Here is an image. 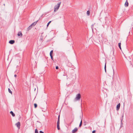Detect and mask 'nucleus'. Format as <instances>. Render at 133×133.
Here are the masks:
<instances>
[{
  "instance_id": "nucleus-17",
  "label": "nucleus",
  "mask_w": 133,
  "mask_h": 133,
  "mask_svg": "<svg viewBox=\"0 0 133 133\" xmlns=\"http://www.w3.org/2000/svg\"><path fill=\"white\" fill-rule=\"evenodd\" d=\"M15 125H20V122H18L16 123Z\"/></svg>"
},
{
  "instance_id": "nucleus-26",
  "label": "nucleus",
  "mask_w": 133,
  "mask_h": 133,
  "mask_svg": "<svg viewBox=\"0 0 133 133\" xmlns=\"http://www.w3.org/2000/svg\"><path fill=\"white\" fill-rule=\"evenodd\" d=\"M96 132V130H94L92 131V133H95Z\"/></svg>"
},
{
  "instance_id": "nucleus-34",
  "label": "nucleus",
  "mask_w": 133,
  "mask_h": 133,
  "mask_svg": "<svg viewBox=\"0 0 133 133\" xmlns=\"http://www.w3.org/2000/svg\"><path fill=\"white\" fill-rule=\"evenodd\" d=\"M121 124H122V120H121Z\"/></svg>"
},
{
  "instance_id": "nucleus-1",
  "label": "nucleus",
  "mask_w": 133,
  "mask_h": 133,
  "mask_svg": "<svg viewBox=\"0 0 133 133\" xmlns=\"http://www.w3.org/2000/svg\"><path fill=\"white\" fill-rule=\"evenodd\" d=\"M38 20H38L34 22L31 24L28 27V28L27 30L28 31H29L32 28L33 26H35Z\"/></svg>"
},
{
  "instance_id": "nucleus-40",
  "label": "nucleus",
  "mask_w": 133,
  "mask_h": 133,
  "mask_svg": "<svg viewBox=\"0 0 133 133\" xmlns=\"http://www.w3.org/2000/svg\"><path fill=\"white\" fill-rule=\"evenodd\" d=\"M43 16V15H42L41 16V17H42Z\"/></svg>"
},
{
  "instance_id": "nucleus-20",
  "label": "nucleus",
  "mask_w": 133,
  "mask_h": 133,
  "mask_svg": "<svg viewBox=\"0 0 133 133\" xmlns=\"http://www.w3.org/2000/svg\"><path fill=\"white\" fill-rule=\"evenodd\" d=\"M59 120H58L57 122V125H59Z\"/></svg>"
},
{
  "instance_id": "nucleus-5",
  "label": "nucleus",
  "mask_w": 133,
  "mask_h": 133,
  "mask_svg": "<svg viewBox=\"0 0 133 133\" xmlns=\"http://www.w3.org/2000/svg\"><path fill=\"white\" fill-rule=\"evenodd\" d=\"M120 106V104L119 103L116 106V110L118 111L119 110Z\"/></svg>"
},
{
  "instance_id": "nucleus-16",
  "label": "nucleus",
  "mask_w": 133,
  "mask_h": 133,
  "mask_svg": "<svg viewBox=\"0 0 133 133\" xmlns=\"http://www.w3.org/2000/svg\"><path fill=\"white\" fill-rule=\"evenodd\" d=\"M51 21H50L49 22L47 23V26L48 27L49 25V24H50L51 23Z\"/></svg>"
},
{
  "instance_id": "nucleus-11",
  "label": "nucleus",
  "mask_w": 133,
  "mask_h": 133,
  "mask_svg": "<svg viewBox=\"0 0 133 133\" xmlns=\"http://www.w3.org/2000/svg\"><path fill=\"white\" fill-rule=\"evenodd\" d=\"M121 42L119 43H118V47L119 48V49L121 50Z\"/></svg>"
},
{
  "instance_id": "nucleus-2",
  "label": "nucleus",
  "mask_w": 133,
  "mask_h": 133,
  "mask_svg": "<svg viewBox=\"0 0 133 133\" xmlns=\"http://www.w3.org/2000/svg\"><path fill=\"white\" fill-rule=\"evenodd\" d=\"M61 2H58L57 4L54 7V11H57L59 9L60 5L61 4Z\"/></svg>"
},
{
  "instance_id": "nucleus-29",
  "label": "nucleus",
  "mask_w": 133,
  "mask_h": 133,
  "mask_svg": "<svg viewBox=\"0 0 133 133\" xmlns=\"http://www.w3.org/2000/svg\"><path fill=\"white\" fill-rule=\"evenodd\" d=\"M91 28H94V25H91Z\"/></svg>"
},
{
  "instance_id": "nucleus-23",
  "label": "nucleus",
  "mask_w": 133,
  "mask_h": 133,
  "mask_svg": "<svg viewBox=\"0 0 133 133\" xmlns=\"http://www.w3.org/2000/svg\"><path fill=\"white\" fill-rule=\"evenodd\" d=\"M104 69H105H105H106V63H105V65Z\"/></svg>"
},
{
  "instance_id": "nucleus-37",
  "label": "nucleus",
  "mask_w": 133,
  "mask_h": 133,
  "mask_svg": "<svg viewBox=\"0 0 133 133\" xmlns=\"http://www.w3.org/2000/svg\"><path fill=\"white\" fill-rule=\"evenodd\" d=\"M48 41H48V40L46 41V42H48Z\"/></svg>"
},
{
  "instance_id": "nucleus-18",
  "label": "nucleus",
  "mask_w": 133,
  "mask_h": 133,
  "mask_svg": "<svg viewBox=\"0 0 133 133\" xmlns=\"http://www.w3.org/2000/svg\"><path fill=\"white\" fill-rule=\"evenodd\" d=\"M59 125H57V128L58 130H59L60 129Z\"/></svg>"
},
{
  "instance_id": "nucleus-31",
  "label": "nucleus",
  "mask_w": 133,
  "mask_h": 133,
  "mask_svg": "<svg viewBox=\"0 0 133 133\" xmlns=\"http://www.w3.org/2000/svg\"><path fill=\"white\" fill-rule=\"evenodd\" d=\"M91 29H92V31H93V29H94L93 28H91Z\"/></svg>"
},
{
  "instance_id": "nucleus-39",
  "label": "nucleus",
  "mask_w": 133,
  "mask_h": 133,
  "mask_svg": "<svg viewBox=\"0 0 133 133\" xmlns=\"http://www.w3.org/2000/svg\"><path fill=\"white\" fill-rule=\"evenodd\" d=\"M4 6H5V4H4Z\"/></svg>"
},
{
  "instance_id": "nucleus-35",
  "label": "nucleus",
  "mask_w": 133,
  "mask_h": 133,
  "mask_svg": "<svg viewBox=\"0 0 133 133\" xmlns=\"http://www.w3.org/2000/svg\"><path fill=\"white\" fill-rule=\"evenodd\" d=\"M113 72H114V70L113 69Z\"/></svg>"
},
{
  "instance_id": "nucleus-32",
  "label": "nucleus",
  "mask_w": 133,
  "mask_h": 133,
  "mask_svg": "<svg viewBox=\"0 0 133 133\" xmlns=\"http://www.w3.org/2000/svg\"><path fill=\"white\" fill-rule=\"evenodd\" d=\"M82 125H79V127H81V126Z\"/></svg>"
},
{
  "instance_id": "nucleus-22",
  "label": "nucleus",
  "mask_w": 133,
  "mask_h": 133,
  "mask_svg": "<svg viewBox=\"0 0 133 133\" xmlns=\"http://www.w3.org/2000/svg\"><path fill=\"white\" fill-rule=\"evenodd\" d=\"M50 56L51 57V59L53 60L52 55Z\"/></svg>"
},
{
  "instance_id": "nucleus-33",
  "label": "nucleus",
  "mask_w": 133,
  "mask_h": 133,
  "mask_svg": "<svg viewBox=\"0 0 133 133\" xmlns=\"http://www.w3.org/2000/svg\"><path fill=\"white\" fill-rule=\"evenodd\" d=\"M123 127V125H121L120 127Z\"/></svg>"
},
{
  "instance_id": "nucleus-19",
  "label": "nucleus",
  "mask_w": 133,
  "mask_h": 133,
  "mask_svg": "<svg viewBox=\"0 0 133 133\" xmlns=\"http://www.w3.org/2000/svg\"><path fill=\"white\" fill-rule=\"evenodd\" d=\"M35 133H38L37 129H35Z\"/></svg>"
},
{
  "instance_id": "nucleus-12",
  "label": "nucleus",
  "mask_w": 133,
  "mask_h": 133,
  "mask_svg": "<svg viewBox=\"0 0 133 133\" xmlns=\"http://www.w3.org/2000/svg\"><path fill=\"white\" fill-rule=\"evenodd\" d=\"M53 50H51L50 52V56H51V55H52V54H53Z\"/></svg>"
},
{
  "instance_id": "nucleus-28",
  "label": "nucleus",
  "mask_w": 133,
  "mask_h": 133,
  "mask_svg": "<svg viewBox=\"0 0 133 133\" xmlns=\"http://www.w3.org/2000/svg\"><path fill=\"white\" fill-rule=\"evenodd\" d=\"M59 117H60V115H59L58 116V120H59Z\"/></svg>"
},
{
  "instance_id": "nucleus-21",
  "label": "nucleus",
  "mask_w": 133,
  "mask_h": 133,
  "mask_svg": "<svg viewBox=\"0 0 133 133\" xmlns=\"http://www.w3.org/2000/svg\"><path fill=\"white\" fill-rule=\"evenodd\" d=\"M17 127L18 128V129H19L20 128V126L21 125H16Z\"/></svg>"
},
{
  "instance_id": "nucleus-4",
  "label": "nucleus",
  "mask_w": 133,
  "mask_h": 133,
  "mask_svg": "<svg viewBox=\"0 0 133 133\" xmlns=\"http://www.w3.org/2000/svg\"><path fill=\"white\" fill-rule=\"evenodd\" d=\"M78 130V129L77 127L75 128L72 131V133H75Z\"/></svg>"
},
{
  "instance_id": "nucleus-36",
  "label": "nucleus",
  "mask_w": 133,
  "mask_h": 133,
  "mask_svg": "<svg viewBox=\"0 0 133 133\" xmlns=\"http://www.w3.org/2000/svg\"><path fill=\"white\" fill-rule=\"evenodd\" d=\"M73 121H72L70 123V124H71V122H73Z\"/></svg>"
},
{
  "instance_id": "nucleus-14",
  "label": "nucleus",
  "mask_w": 133,
  "mask_h": 133,
  "mask_svg": "<svg viewBox=\"0 0 133 133\" xmlns=\"http://www.w3.org/2000/svg\"><path fill=\"white\" fill-rule=\"evenodd\" d=\"M87 15L89 16L90 15V11L89 10H88L87 11Z\"/></svg>"
},
{
  "instance_id": "nucleus-7",
  "label": "nucleus",
  "mask_w": 133,
  "mask_h": 133,
  "mask_svg": "<svg viewBox=\"0 0 133 133\" xmlns=\"http://www.w3.org/2000/svg\"><path fill=\"white\" fill-rule=\"evenodd\" d=\"M129 5V3L128 1V0H126V2L124 4V6L125 7H127Z\"/></svg>"
},
{
  "instance_id": "nucleus-15",
  "label": "nucleus",
  "mask_w": 133,
  "mask_h": 133,
  "mask_svg": "<svg viewBox=\"0 0 133 133\" xmlns=\"http://www.w3.org/2000/svg\"><path fill=\"white\" fill-rule=\"evenodd\" d=\"M34 105L35 108H36L37 106V104L36 103H35L34 104Z\"/></svg>"
},
{
  "instance_id": "nucleus-6",
  "label": "nucleus",
  "mask_w": 133,
  "mask_h": 133,
  "mask_svg": "<svg viewBox=\"0 0 133 133\" xmlns=\"http://www.w3.org/2000/svg\"><path fill=\"white\" fill-rule=\"evenodd\" d=\"M15 42V41L14 40H10L9 42V43L11 44H14Z\"/></svg>"
},
{
  "instance_id": "nucleus-3",
  "label": "nucleus",
  "mask_w": 133,
  "mask_h": 133,
  "mask_svg": "<svg viewBox=\"0 0 133 133\" xmlns=\"http://www.w3.org/2000/svg\"><path fill=\"white\" fill-rule=\"evenodd\" d=\"M81 98V95L80 94H78L76 95V98L74 99V101H76L79 100Z\"/></svg>"
},
{
  "instance_id": "nucleus-13",
  "label": "nucleus",
  "mask_w": 133,
  "mask_h": 133,
  "mask_svg": "<svg viewBox=\"0 0 133 133\" xmlns=\"http://www.w3.org/2000/svg\"><path fill=\"white\" fill-rule=\"evenodd\" d=\"M8 91H9V92L10 94H12V91H11V90L9 88L8 89Z\"/></svg>"
},
{
  "instance_id": "nucleus-10",
  "label": "nucleus",
  "mask_w": 133,
  "mask_h": 133,
  "mask_svg": "<svg viewBox=\"0 0 133 133\" xmlns=\"http://www.w3.org/2000/svg\"><path fill=\"white\" fill-rule=\"evenodd\" d=\"M10 113L13 117H14L15 116V114L12 111H10Z\"/></svg>"
},
{
  "instance_id": "nucleus-8",
  "label": "nucleus",
  "mask_w": 133,
  "mask_h": 133,
  "mask_svg": "<svg viewBox=\"0 0 133 133\" xmlns=\"http://www.w3.org/2000/svg\"><path fill=\"white\" fill-rule=\"evenodd\" d=\"M17 35L18 36L22 37L23 36V35L22 32L21 31H19L18 33L17 34Z\"/></svg>"
},
{
  "instance_id": "nucleus-9",
  "label": "nucleus",
  "mask_w": 133,
  "mask_h": 133,
  "mask_svg": "<svg viewBox=\"0 0 133 133\" xmlns=\"http://www.w3.org/2000/svg\"><path fill=\"white\" fill-rule=\"evenodd\" d=\"M43 36H42V35H41V37L39 39V41L41 42H42L43 41Z\"/></svg>"
},
{
  "instance_id": "nucleus-30",
  "label": "nucleus",
  "mask_w": 133,
  "mask_h": 133,
  "mask_svg": "<svg viewBox=\"0 0 133 133\" xmlns=\"http://www.w3.org/2000/svg\"><path fill=\"white\" fill-rule=\"evenodd\" d=\"M14 77H16L17 76V75L16 74H15L14 76Z\"/></svg>"
},
{
  "instance_id": "nucleus-25",
  "label": "nucleus",
  "mask_w": 133,
  "mask_h": 133,
  "mask_svg": "<svg viewBox=\"0 0 133 133\" xmlns=\"http://www.w3.org/2000/svg\"><path fill=\"white\" fill-rule=\"evenodd\" d=\"M58 68H58V66H57L56 67V69H58Z\"/></svg>"
},
{
  "instance_id": "nucleus-27",
  "label": "nucleus",
  "mask_w": 133,
  "mask_h": 133,
  "mask_svg": "<svg viewBox=\"0 0 133 133\" xmlns=\"http://www.w3.org/2000/svg\"><path fill=\"white\" fill-rule=\"evenodd\" d=\"M39 133H44L42 131H39Z\"/></svg>"
},
{
  "instance_id": "nucleus-38",
  "label": "nucleus",
  "mask_w": 133,
  "mask_h": 133,
  "mask_svg": "<svg viewBox=\"0 0 133 133\" xmlns=\"http://www.w3.org/2000/svg\"><path fill=\"white\" fill-rule=\"evenodd\" d=\"M105 72H106V69H105Z\"/></svg>"
},
{
  "instance_id": "nucleus-24",
  "label": "nucleus",
  "mask_w": 133,
  "mask_h": 133,
  "mask_svg": "<svg viewBox=\"0 0 133 133\" xmlns=\"http://www.w3.org/2000/svg\"><path fill=\"white\" fill-rule=\"evenodd\" d=\"M82 120H81L80 122V123H79V125H82Z\"/></svg>"
}]
</instances>
